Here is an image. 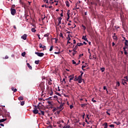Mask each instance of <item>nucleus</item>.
Returning <instances> with one entry per match:
<instances>
[{
	"label": "nucleus",
	"instance_id": "f257e3e1",
	"mask_svg": "<svg viewBox=\"0 0 128 128\" xmlns=\"http://www.w3.org/2000/svg\"><path fill=\"white\" fill-rule=\"evenodd\" d=\"M39 88L42 92H44V82H41L39 84Z\"/></svg>",
	"mask_w": 128,
	"mask_h": 128
},
{
	"label": "nucleus",
	"instance_id": "f03ea898",
	"mask_svg": "<svg viewBox=\"0 0 128 128\" xmlns=\"http://www.w3.org/2000/svg\"><path fill=\"white\" fill-rule=\"evenodd\" d=\"M32 112L34 114H38V107L36 106H34Z\"/></svg>",
	"mask_w": 128,
	"mask_h": 128
},
{
	"label": "nucleus",
	"instance_id": "7ed1b4c3",
	"mask_svg": "<svg viewBox=\"0 0 128 128\" xmlns=\"http://www.w3.org/2000/svg\"><path fill=\"white\" fill-rule=\"evenodd\" d=\"M76 50H78V46H76L72 50V52H74L72 53V56H76V53L78 52H76Z\"/></svg>",
	"mask_w": 128,
	"mask_h": 128
},
{
	"label": "nucleus",
	"instance_id": "20e7f679",
	"mask_svg": "<svg viewBox=\"0 0 128 128\" xmlns=\"http://www.w3.org/2000/svg\"><path fill=\"white\" fill-rule=\"evenodd\" d=\"M77 80H78V84H82V80L83 82L84 80V79H82V77H81L80 76H78Z\"/></svg>",
	"mask_w": 128,
	"mask_h": 128
},
{
	"label": "nucleus",
	"instance_id": "39448f33",
	"mask_svg": "<svg viewBox=\"0 0 128 128\" xmlns=\"http://www.w3.org/2000/svg\"><path fill=\"white\" fill-rule=\"evenodd\" d=\"M35 54H37V56H40V58H42V56H44V54L42 52H36Z\"/></svg>",
	"mask_w": 128,
	"mask_h": 128
},
{
	"label": "nucleus",
	"instance_id": "423d86ee",
	"mask_svg": "<svg viewBox=\"0 0 128 128\" xmlns=\"http://www.w3.org/2000/svg\"><path fill=\"white\" fill-rule=\"evenodd\" d=\"M10 10L11 14H12V16H14V14H16V9L14 8H11Z\"/></svg>",
	"mask_w": 128,
	"mask_h": 128
},
{
	"label": "nucleus",
	"instance_id": "0eeeda50",
	"mask_svg": "<svg viewBox=\"0 0 128 128\" xmlns=\"http://www.w3.org/2000/svg\"><path fill=\"white\" fill-rule=\"evenodd\" d=\"M69 78H70L69 82H71L72 80L74 78V75H70L69 76Z\"/></svg>",
	"mask_w": 128,
	"mask_h": 128
},
{
	"label": "nucleus",
	"instance_id": "6e6552de",
	"mask_svg": "<svg viewBox=\"0 0 128 128\" xmlns=\"http://www.w3.org/2000/svg\"><path fill=\"white\" fill-rule=\"evenodd\" d=\"M27 36H28V35H26V34H24L22 36H21V38H22V40H26Z\"/></svg>",
	"mask_w": 128,
	"mask_h": 128
},
{
	"label": "nucleus",
	"instance_id": "1a4fd4ad",
	"mask_svg": "<svg viewBox=\"0 0 128 128\" xmlns=\"http://www.w3.org/2000/svg\"><path fill=\"white\" fill-rule=\"evenodd\" d=\"M116 33H114L112 38L114 40H118V36H116Z\"/></svg>",
	"mask_w": 128,
	"mask_h": 128
},
{
	"label": "nucleus",
	"instance_id": "9d476101",
	"mask_svg": "<svg viewBox=\"0 0 128 128\" xmlns=\"http://www.w3.org/2000/svg\"><path fill=\"white\" fill-rule=\"evenodd\" d=\"M39 46H40V48H44V49L46 48V46H42V43H40L39 44Z\"/></svg>",
	"mask_w": 128,
	"mask_h": 128
},
{
	"label": "nucleus",
	"instance_id": "9b49d317",
	"mask_svg": "<svg viewBox=\"0 0 128 128\" xmlns=\"http://www.w3.org/2000/svg\"><path fill=\"white\" fill-rule=\"evenodd\" d=\"M64 102L60 104V106L58 108H59V110H62V106H64Z\"/></svg>",
	"mask_w": 128,
	"mask_h": 128
},
{
	"label": "nucleus",
	"instance_id": "f8f14e48",
	"mask_svg": "<svg viewBox=\"0 0 128 128\" xmlns=\"http://www.w3.org/2000/svg\"><path fill=\"white\" fill-rule=\"evenodd\" d=\"M82 40H85V42H88V38H86V36H82Z\"/></svg>",
	"mask_w": 128,
	"mask_h": 128
},
{
	"label": "nucleus",
	"instance_id": "ddd939ff",
	"mask_svg": "<svg viewBox=\"0 0 128 128\" xmlns=\"http://www.w3.org/2000/svg\"><path fill=\"white\" fill-rule=\"evenodd\" d=\"M123 50H124V54L125 56H128V52L126 51V48H123Z\"/></svg>",
	"mask_w": 128,
	"mask_h": 128
},
{
	"label": "nucleus",
	"instance_id": "4468645a",
	"mask_svg": "<svg viewBox=\"0 0 128 128\" xmlns=\"http://www.w3.org/2000/svg\"><path fill=\"white\" fill-rule=\"evenodd\" d=\"M26 64H27V66H28V68H30V70H32V66H30V64L29 63H27Z\"/></svg>",
	"mask_w": 128,
	"mask_h": 128
},
{
	"label": "nucleus",
	"instance_id": "2eb2a0df",
	"mask_svg": "<svg viewBox=\"0 0 128 128\" xmlns=\"http://www.w3.org/2000/svg\"><path fill=\"white\" fill-rule=\"evenodd\" d=\"M12 90L14 92H16L18 90L16 88H14V87H12Z\"/></svg>",
	"mask_w": 128,
	"mask_h": 128
},
{
	"label": "nucleus",
	"instance_id": "dca6fc26",
	"mask_svg": "<svg viewBox=\"0 0 128 128\" xmlns=\"http://www.w3.org/2000/svg\"><path fill=\"white\" fill-rule=\"evenodd\" d=\"M0 116H2V118H6V116H4V113L0 110Z\"/></svg>",
	"mask_w": 128,
	"mask_h": 128
},
{
	"label": "nucleus",
	"instance_id": "f3484780",
	"mask_svg": "<svg viewBox=\"0 0 128 128\" xmlns=\"http://www.w3.org/2000/svg\"><path fill=\"white\" fill-rule=\"evenodd\" d=\"M6 118L1 119L0 120V123L4 122H6Z\"/></svg>",
	"mask_w": 128,
	"mask_h": 128
},
{
	"label": "nucleus",
	"instance_id": "a211bd4d",
	"mask_svg": "<svg viewBox=\"0 0 128 128\" xmlns=\"http://www.w3.org/2000/svg\"><path fill=\"white\" fill-rule=\"evenodd\" d=\"M51 82H52V80L51 78H50L49 82H48V84L50 86H52V83Z\"/></svg>",
	"mask_w": 128,
	"mask_h": 128
},
{
	"label": "nucleus",
	"instance_id": "6ab92c4d",
	"mask_svg": "<svg viewBox=\"0 0 128 128\" xmlns=\"http://www.w3.org/2000/svg\"><path fill=\"white\" fill-rule=\"evenodd\" d=\"M104 128H108V123L107 122H104Z\"/></svg>",
	"mask_w": 128,
	"mask_h": 128
},
{
	"label": "nucleus",
	"instance_id": "aec40b11",
	"mask_svg": "<svg viewBox=\"0 0 128 128\" xmlns=\"http://www.w3.org/2000/svg\"><path fill=\"white\" fill-rule=\"evenodd\" d=\"M66 6H68V8L70 7V2L68 1L66 2Z\"/></svg>",
	"mask_w": 128,
	"mask_h": 128
},
{
	"label": "nucleus",
	"instance_id": "412c9836",
	"mask_svg": "<svg viewBox=\"0 0 128 128\" xmlns=\"http://www.w3.org/2000/svg\"><path fill=\"white\" fill-rule=\"evenodd\" d=\"M84 44L82 43H78V44L76 45L77 46H83Z\"/></svg>",
	"mask_w": 128,
	"mask_h": 128
},
{
	"label": "nucleus",
	"instance_id": "4be33fe9",
	"mask_svg": "<svg viewBox=\"0 0 128 128\" xmlns=\"http://www.w3.org/2000/svg\"><path fill=\"white\" fill-rule=\"evenodd\" d=\"M18 100H24V97L20 96V97H18Z\"/></svg>",
	"mask_w": 128,
	"mask_h": 128
},
{
	"label": "nucleus",
	"instance_id": "5701e85b",
	"mask_svg": "<svg viewBox=\"0 0 128 128\" xmlns=\"http://www.w3.org/2000/svg\"><path fill=\"white\" fill-rule=\"evenodd\" d=\"M124 44H125V46H128V40H125Z\"/></svg>",
	"mask_w": 128,
	"mask_h": 128
},
{
	"label": "nucleus",
	"instance_id": "b1692460",
	"mask_svg": "<svg viewBox=\"0 0 128 128\" xmlns=\"http://www.w3.org/2000/svg\"><path fill=\"white\" fill-rule=\"evenodd\" d=\"M78 2L76 3V6H75V8L76 10H78L80 8L78 7Z\"/></svg>",
	"mask_w": 128,
	"mask_h": 128
},
{
	"label": "nucleus",
	"instance_id": "393cba45",
	"mask_svg": "<svg viewBox=\"0 0 128 128\" xmlns=\"http://www.w3.org/2000/svg\"><path fill=\"white\" fill-rule=\"evenodd\" d=\"M114 124H116L118 126L119 124H120V122H114Z\"/></svg>",
	"mask_w": 128,
	"mask_h": 128
},
{
	"label": "nucleus",
	"instance_id": "a878e982",
	"mask_svg": "<svg viewBox=\"0 0 128 128\" xmlns=\"http://www.w3.org/2000/svg\"><path fill=\"white\" fill-rule=\"evenodd\" d=\"M32 32H36V29H34V28H32L31 30Z\"/></svg>",
	"mask_w": 128,
	"mask_h": 128
},
{
	"label": "nucleus",
	"instance_id": "bb28decb",
	"mask_svg": "<svg viewBox=\"0 0 128 128\" xmlns=\"http://www.w3.org/2000/svg\"><path fill=\"white\" fill-rule=\"evenodd\" d=\"M80 106L82 107V108H84V106H86V104H80Z\"/></svg>",
	"mask_w": 128,
	"mask_h": 128
},
{
	"label": "nucleus",
	"instance_id": "cd10ccee",
	"mask_svg": "<svg viewBox=\"0 0 128 128\" xmlns=\"http://www.w3.org/2000/svg\"><path fill=\"white\" fill-rule=\"evenodd\" d=\"M34 62L36 64H40V60H36Z\"/></svg>",
	"mask_w": 128,
	"mask_h": 128
},
{
	"label": "nucleus",
	"instance_id": "c85d7f7f",
	"mask_svg": "<svg viewBox=\"0 0 128 128\" xmlns=\"http://www.w3.org/2000/svg\"><path fill=\"white\" fill-rule=\"evenodd\" d=\"M49 36H50V33H47L44 35V36L48 38V37Z\"/></svg>",
	"mask_w": 128,
	"mask_h": 128
},
{
	"label": "nucleus",
	"instance_id": "c756f323",
	"mask_svg": "<svg viewBox=\"0 0 128 128\" xmlns=\"http://www.w3.org/2000/svg\"><path fill=\"white\" fill-rule=\"evenodd\" d=\"M37 108L39 110H40V104H38L37 106Z\"/></svg>",
	"mask_w": 128,
	"mask_h": 128
},
{
	"label": "nucleus",
	"instance_id": "7c9ffc66",
	"mask_svg": "<svg viewBox=\"0 0 128 128\" xmlns=\"http://www.w3.org/2000/svg\"><path fill=\"white\" fill-rule=\"evenodd\" d=\"M82 28H84V30H86V26H84V24H82Z\"/></svg>",
	"mask_w": 128,
	"mask_h": 128
},
{
	"label": "nucleus",
	"instance_id": "2f4dec72",
	"mask_svg": "<svg viewBox=\"0 0 128 128\" xmlns=\"http://www.w3.org/2000/svg\"><path fill=\"white\" fill-rule=\"evenodd\" d=\"M104 70H105L104 68H100V70L102 71V72H104Z\"/></svg>",
	"mask_w": 128,
	"mask_h": 128
},
{
	"label": "nucleus",
	"instance_id": "473e14b6",
	"mask_svg": "<svg viewBox=\"0 0 128 128\" xmlns=\"http://www.w3.org/2000/svg\"><path fill=\"white\" fill-rule=\"evenodd\" d=\"M62 110H64V108H62L59 111L57 112V114H59L60 113V112H62Z\"/></svg>",
	"mask_w": 128,
	"mask_h": 128
},
{
	"label": "nucleus",
	"instance_id": "72a5a7b5",
	"mask_svg": "<svg viewBox=\"0 0 128 128\" xmlns=\"http://www.w3.org/2000/svg\"><path fill=\"white\" fill-rule=\"evenodd\" d=\"M22 56H26V52H23L22 53Z\"/></svg>",
	"mask_w": 128,
	"mask_h": 128
},
{
	"label": "nucleus",
	"instance_id": "f704fd0d",
	"mask_svg": "<svg viewBox=\"0 0 128 128\" xmlns=\"http://www.w3.org/2000/svg\"><path fill=\"white\" fill-rule=\"evenodd\" d=\"M62 17H58V22H62Z\"/></svg>",
	"mask_w": 128,
	"mask_h": 128
},
{
	"label": "nucleus",
	"instance_id": "c9c22d12",
	"mask_svg": "<svg viewBox=\"0 0 128 128\" xmlns=\"http://www.w3.org/2000/svg\"><path fill=\"white\" fill-rule=\"evenodd\" d=\"M60 38H64V35H62V32L60 33Z\"/></svg>",
	"mask_w": 128,
	"mask_h": 128
},
{
	"label": "nucleus",
	"instance_id": "e433bc0d",
	"mask_svg": "<svg viewBox=\"0 0 128 128\" xmlns=\"http://www.w3.org/2000/svg\"><path fill=\"white\" fill-rule=\"evenodd\" d=\"M40 112H41V114H42V116H44V112L40 110Z\"/></svg>",
	"mask_w": 128,
	"mask_h": 128
},
{
	"label": "nucleus",
	"instance_id": "4c0bfd02",
	"mask_svg": "<svg viewBox=\"0 0 128 128\" xmlns=\"http://www.w3.org/2000/svg\"><path fill=\"white\" fill-rule=\"evenodd\" d=\"M56 94L57 96H62V94H60L58 92H56Z\"/></svg>",
	"mask_w": 128,
	"mask_h": 128
},
{
	"label": "nucleus",
	"instance_id": "58836bf2",
	"mask_svg": "<svg viewBox=\"0 0 128 128\" xmlns=\"http://www.w3.org/2000/svg\"><path fill=\"white\" fill-rule=\"evenodd\" d=\"M53 48H54V46H51L50 49V52H52Z\"/></svg>",
	"mask_w": 128,
	"mask_h": 128
},
{
	"label": "nucleus",
	"instance_id": "ea45409f",
	"mask_svg": "<svg viewBox=\"0 0 128 128\" xmlns=\"http://www.w3.org/2000/svg\"><path fill=\"white\" fill-rule=\"evenodd\" d=\"M21 106H24V101H22L20 103Z\"/></svg>",
	"mask_w": 128,
	"mask_h": 128
},
{
	"label": "nucleus",
	"instance_id": "a19ab883",
	"mask_svg": "<svg viewBox=\"0 0 128 128\" xmlns=\"http://www.w3.org/2000/svg\"><path fill=\"white\" fill-rule=\"evenodd\" d=\"M124 78L126 80H126V82H128V77L126 76L124 77Z\"/></svg>",
	"mask_w": 128,
	"mask_h": 128
},
{
	"label": "nucleus",
	"instance_id": "79ce46f5",
	"mask_svg": "<svg viewBox=\"0 0 128 128\" xmlns=\"http://www.w3.org/2000/svg\"><path fill=\"white\" fill-rule=\"evenodd\" d=\"M86 66H82V70H86L84 69V68H86Z\"/></svg>",
	"mask_w": 128,
	"mask_h": 128
},
{
	"label": "nucleus",
	"instance_id": "37998d69",
	"mask_svg": "<svg viewBox=\"0 0 128 128\" xmlns=\"http://www.w3.org/2000/svg\"><path fill=\"white\" fill-rule=\"evenodd\" d=\"M70 10H68L67 12V15L68 16H70Z\"/></svg>",
	"mask_w": 128,
	"mask_h": 128
},
{
	"label": "nucleus",
	"instance_id": "c03bdc74",
	"mask_svg": "<svg viewBox=\"0 0 128 128\" xmlns=\"http://www.w3.org/2000/svg\"><path fill=\"white\" fill-rule=\"evenodd\" d=\"M53 92H52V90H51L50 91V96H52V94H53Z\"/></svg>",
	"mask_w": 128,
	"mask_h": 128
},
{
	"label": "nucleus",
	"instance_id": "a18cd8bd",
	"mask_svg": "<svg viewBox=\"0 0 128 128\" xmlns=\"http://www.w3.org/2000/svg\"><path fill=\"white\" fill-rule=\"evenodd\" d=\"M110 128H114V124H110L109 126Z\"/></svg>",
	"mask_w": 128,
	"mask_h": 128
},
{
	"label": "nucleus",
	"instance_id": "49530a36",
	"mask_svg": "<svg viewBox=\"0 0 128 128\" xmlns=\"http://www.w3.org/2000/svg\"><path fill=\"white\" fill-rule=\"evenodd\" d=\"M126 80H123L122 82V84L124 85V84H126Z\"/></svg>",
	"mask_w": 128,
	"mask_h": 128
},
{
	"label": "nucleus",
	"instance_id": "de8ad7c7",
	"mask_svg": "<svg viewBox=\"0 0 128 128\" xmlns=\"http://www.w3.org/2000/svg\"><path fill=\"white\" fill-rule=\"evenodd\" d=\"M54 54H60V52H54Z\"/></svg>",
	"mask_w": 128,
	"mask_h": 128
},
{
	"label": "nucleus",
	"instance_id": "09e8293b",
	"mask_svg": "<svg viewBox=\"0 0 128 128\" xmlns=\"http://www.w3.org/2000/svg\"><path fill=\"white\" fill-rule=\"evenodd\" d=\"M122 28H123L124 30V28H126V26H124V24L122 23Z\"/></svg>",
	"mask_w": 128,
	"mask_h": 128
},
{
	"label": "nucleus",
	"instance_id": "8fccbe9b",
	"mask_svg": "<svg viewBox=\"0 0 128 128\" xmlns=\"http://www.w3.org/2000/svg\"><path fill=\"white\" fill-rule=\"evenodd\" d=\"M72 62L73 64H76V62H74V60H72Z\"/></svg>",
	"mask_w": 128,
	"mask_h": 128
},
{
	"label": "nucleus",
	"instance_id": "3c124183",
	"mask_svg": "<svg viewBox=\"0 0 128 128\" xmlns=\"http://www.w3.org/2000/svg\"><path fill=\"white\" fill-rule=\"evenodd\" d=\"M46 100H52V97H50V98H48L47 99H46Z\"/></svg>",
	"mask_w": 128,
	"mask_h": 128
},
{
	"label": "nucleus",
	"instance_id": "603ef678",
	"mask_svg": "<svg viewBox=\"0 0 128 128\" xmlns=\"http://www.w3.org/2000/svg\"><path fill=\"white\" fill-rule=\"evenodd\" d=\"M116 84H117L118 86H120V82H116Z\"/></svg>",
	"mask_w": 128,
	"mask_h": 128
},
{
	"label": "nucleus",
	"instance_id": "864d4df0",
	"mask_svg": "<svg viewBox=\"0 0 128 128\" xmlns=\"http://www.w3.org/2000/svg\"><path fill=\"white\" fill-rule=\"evenodd\" d=\"M104 90H108V88H106V86H104L103 88Z\"/></svg>",
	"mask_w": 128,
	"mask_h": 128
},
{
	"label": "nucleus",
	"instance_id": "5fc2aeb1",
	"mask_svg": "<svg viewBox=\"0 0 128 128\" xmlns=\"http://www.w3.org/2000/svg\"><path fill=\"white\" fill-rule=\"evenodd\" d=\"M56 108H54V110H52L53 112H56Z\"/></svg>",
	"mask_w": 128,
	"mask_h": 128
},
{
	"label": "nucleus",
	"instance_id": "6e6d98bb",
	"mask_svg": "<svg viewBox=\"0 0 128 128\" xmlns=\"http://www.w3.org/2000/svg\"><path fill=\"white\" fill-rule=\"evenodd\" d=\"M92 102H96V100H94V99L92 98Z\"/></svg>",
	"mask_w": 128,
	"mask_h": 128
},
{
	"label": "nucleus",
	"instance_id": "4d7b16f0",
	"mask_svg": "<svg viewBox=\"0 0 128 128\" xmlns=\"http://www.w3.org/2000/svg\"><path fill=\"white\" fill-rule=\"evenodd\" d=\"M85 116H86V114H84V112L83 115H82V118H84Z\"/></svg>",
	"mask_w": 128,
	"mask_h": 128
},
{
	"label": "nucleus",
	"instance_id": "13d9d810",
	"mask_svg": "<svg viewBox=\"0 0 128 128\" xmlns=\"http://www.w3.org/2000/svg\"><path fill=\"white\" fill-rule=\"evenodd\" d=\"M70 110H72V108H74V106L71 104V105H70Z\"/></svg>",
	"mask_w": 128,
	"mask_h": 128
},
{
	"label": "nucleus",
	"instance_id": "bf43d9fd",
	"mask_svg": "<svg viewBox=\"0 0 128 128\" xmlns=\"http://www.w3.org/2000/svg\"><path fill=\"white\" fill-rule=\"evenodd\" d=\"M73 44H76V40H73Z\"/></svg>",
	"mask_w": 128,
	"mask_h": 128
},
{
	"label": "nucleus",
	"instance_id": "052dcab7",
	"mask_svg": "<svg viewBox=\"0 0 128 128\" xmlns=\"http://www.w3.org/2000/svg\"><path fill=\"white\" fill-rule=\"evenodd\" d=\"M79 56H80V58H82V56H84V54H80Z\"/></svg>",
	"mask_w": 128,
	"mask_h": 128
},
{
	"label": "nucleus",
	"instance_id": "680f3d73",
	"mask_svg": "<svg viewBox=\"0 0 128 128\" xmlns=\"http://www.w3.org/2000/svg\"><path fill=\"white\" fill-rule=\"evenodd\" d=\"M68 18H67V19H66V20L68 21V20H70V15H68Z\"/></svg>",
	"mask_w": 128,
	"mask_h": 128
},
{
	"label": "nucleus",
	"instance_id": "e2e57ef3",
	"mask_svg": "<svg viewBox=\"0 0 128 128\" xmlns=\"http://www.w3.org/2000/svg\"><path fill=\"white\" fill-rule=\"evenodd\" d=\"M106 114H108V116H110V112H108V111L106 112Z\"/></svg>",
	"mask_w": 128,
	"mask_h": 128
},
{
	"label": "nucleus",
	"instance_id": "0e129e2a",
	"mask_svg": "<svg viewBox=\"0 0 128 128\" xmlns=\"http://www.w3.org/2000/svg\"><path fill=\"white\" fill-rule=\"evenodd\" d=\"M36 36H38L39 40H40V34H37Z\"/></svg>",
	"mask_w": 128,
	"mask_h": 128
},
{
	"label": "nucleus",
	"instance_id": "69168bd1",
	"mask_svg": "<svg viewBox=\"0 0 128 128\" xmlns=\"http://www.w3.org/2000/svg\"><path fill=\"white\" fill-rule=\"evenodd\" d=\"M116 44H114V42H112V46H114Z\"/></svg>",
	"mask_w": 128,
	"mask_h": 128
},
{
	"label": "nucleus",
	"instance_id": "338daca9",
	"mask_svg": "<svg viewBox=\"0 0 128 128\" xmlns=\"http://www.w3.org/2000/svg\"><path fill=\"white\" fill-rule=\"evenodd\" d=\"M76 80H78V78H76L74 79V82H76Z\"/></svg>",
	"mask_w": 128,
	"mask_h": 128
},
{
	"label": "nucleus",
	"instance_id": "774afa93",
	"mask_svg": "<svg viewBox=\"0 0 128 128\" xmlns=\"http://www.w3.org/2000/svg\"><path fill=\"white\" fill-rule=\"evenodd\" d=\"M70 128V126H66V128Z\"/></svg>",
	"mask_w": 128,
	"mask_h": 128
}]
</instances>
